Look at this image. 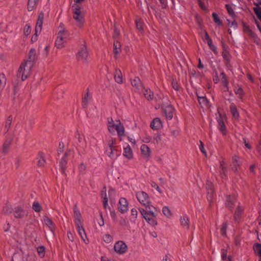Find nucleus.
I'll use <instances>...</instances> for the list:
<instances>
[{"mask_svg":"<svg viewBox=\"0 0 261 261\" xmlns=\"http://www.w3.org/2000/svg\"><path fill=\"white\" fill-rule=\"evenodd\" d=\"M107 126L111 134H115L116 130L119 138H121L122 136L124 135V128L120 120L117 121L116 123H115L112 118H109L108 119Z\"/></svg>","mask_w":261,"mask_h":261,"instance_id":"f257e3e1","label":"nucleus"},{"mask_svg":"<svg viewBox=\"0 0 261 261\" xmlns=\"http://www.w3.org/2000/svg\"><path fill=\"white\" fill-rule=\"evenodd\" d=\"M34 64L26 61L22 63L18 69L17 76L21 77L22 81L26 80L30 75Z\"/></svg>","mask_w":261,"mask_h":261,"instance_id":"f03ea898","label":"nucleus"},{"mask_svg":"<svg viewBox=\"0 0 261 261\" xmlns=\"http://www.w3.org/2000/svg\"><path fill=\"white\" fill-rule=\"evenodd\" d=\"M73 18L76 21V25L81 27L84 22V13L81 11V7L77 4L72 6Z\"/></svg>","mask_w":261,"mask_h":261,"instance_id":"7ed1b4c3","label":"nucleus"},{"mask_svg":"<svg viewBox=\"0 0 261 261\" xmlns=\"http://www.w3.org/2000/svg\"><path fill=\"white\" fill-rule=\"evenodd\" d=\"M144 206L146 207V210L142 208H139V211L142 216H151L155 218L156 216V214L155 213L156 209L154 206L150 204V201L148 203V205Z\"/></svg>","mask_w":261,"mask_h":261,"instance_id":"20e7f679","label":"nucleus"},{"mask_svg":"<svg viewBox=\"0 0 261 261\" xmlns=\"http://www.w3.org/2000/svg\"><path fill=\"white\" fill-rule=\"evenodd\" d=\"M136 196L139 202L142 205H148L150 201V198L148 194L143 191L137 192L136 193Z\"/></svg>","mask_w":261,"mask_h":261,"instance_id":"39448f33","label":"nucleus"},{"mask_svg":"<svg viewBox=\"0 0 261 261\" xmlns=\"http://www.w3.org/2000/svg\"><path fill=\"white\" fill-rule=\"evenodd\" d=\"M114 250L119 254H123L127 251V246L123 241H117L114 246Z\"/></svg>","mask_w":261,"mask_h":261,"instance_id":"423d86ee","label":"nucleus"},{"mask_svg":"<svg viewBox=\"0 0 261 261\" xmlns=\"http://www.w3.org/2000/svg\"><path fill=\"white\" fill-rule=\"evenodd\" d=\"M88 52L86 46H83L81 48L76 54V57L79 60H82L83 62H87Z\"/></svg>","mask_w":261,"mask_h":261,"instance_id":"0eeeda50","label":"nucleus"},{"mask_svg":"<svg viewBox=\"0 0 261 261\" xmlns=\"http://www.w3.org/2000/svg\"><path fill=\"white\" fill-rule=\"evenodd\" d=\"M44 19V13L41 12L39 13L37 21L35 27V35L37 36L38 34L40 33L41 30H42V26L43 24V21Z\"/></svg>","mask_w":261,"mask_h":261,"instance_id":"6e6552de","label":"nucleus"},{"mask_svg":"<svg viewBox=\"0 0 261 261\" xmlns=\"http://www.w3.org/2000/svg\"><path fill=\"white\" fill-rule=\"evenodd\" d=\"M119 211L122 214L125 213L128 210V202L125 198H121L119 199L118 206Z\"/></svg>","mask_w":261,"mask_h":261,"instance_id":"1a4fd4ad","label":"nucleus"},{"mask_svg":"<svg viewBox=\"0 0 261 261\" xmlns=\"http://www.w3.org/2000/svg\"><path fill=\"white\" fill-rule=\"evenodd\" d=\"M74 217L75 219V223L76 226H79L80 224H82L81 222V214L77 208V205L75 204L73 207Z\"/></svg>","mask_w":261,"mask_h":261,"instance_id":"9d476101","label":"nucleus"},{"mask_svg":"<svg viewBox=\"0 0 261 261\" xmlns=\"http://www.w3.org/2000/svg\"><path fill=\"white\" fill-rule=\"evenodd\" d=\"M163 109L166 117L169 119H171L173 117V108L171 105L163 106Z\"/></svg>","mask_w":261,"mask_h":261,"instance_id":"9b49d317","label":"nucleus"},{"mask_svg":"<svg viewBox=\"0 0 261 261\" xmlns=\"http://www.w3.org/2000/svg\"><path fill=\"white\" fill-rule=\"evenodd\" d=\"M225 163L224 161H222L220 162V166H219V172L222 178H225L227 176V168L225 166Z\"/></svg>","mask_w":261,"mask_h":261,"instance_id":"f8f14e48","label":"nucleus"},{"mask_svg":"<svg viewBox=\"0 0 261 261\" xmlns=\"http://www.w3.org/2000/svg\"><path fill=\"white\" fill-rule=\"evenodd\" d=\"M141 151L142 155L144 158L148 159L150 156V149L146 145L143 144L141 146Z\"/></svg>","mask_w":261,"mask_h":261,"instance_id":"ddd939ff","label":"nucleus"},{"mask_svg":"<svg viewBox=\"0 0 261 261\" xmlns=\"http://www.w3.org/2000/svg\"><path fill=\"white\" fill-rule=\"evenodd\" d=\"M77 230L79 235L80 236L82 240L86 243H88V240L87 239V236L85 231L84 229L82 224H80L79 226H76Z\"/></svg>","mask_w":261,"mask_h":261,"instance_id":"4468645a","label":"nucleus"},{"mask_svg":"<svg viewBox=\"0 0 261 261\" xmlns=\"http://www.w3.org/2000/svg\"><path fill=\"white\" fill-rule=\"evenodd\" d=\"M206 188L207 192V200L211 201L213 198V184L210 181H207L206 183Z\"/></svg>","mask_w":261,"mask_h":261,"instance_id":"2eb2a0df","label":"nucleus"},{"mask_svg":"<svg viewBox=\"0 0 261 261\" xmlns=\"http://www.w3.org/2000/svg\"><path fill=\"white\" fill-rule=\"evenodd\" d=\"M91 98V96L90 94L89 90L87 89L86 93L84 94L82 98V106L83 108L87 107Z\"/></svg>","mask_w":261,"mask_h":261,"instance_id":"dca6fc26","label":"nucleus"},{"mask_svg":"<svg viewBox=\"0 0 261 261\" xmlns=\"http://www.w3.org/2000/svg\"><path fill=\"white\" fill-rule=\"evenodd\" d=\"M36 60V50L34 48H31L29 51L28 55V59L27 62H30L33 64H35Z\"/></svg>","mask_w":261,"mask_h":261,"instance_id":"f3484780","label":"nucleus"},{"mask_svg":"<svg viewBox=\"0 0 261 261\" xmlns=\"http://www.w3.org/2000/svg\"><path fill=\"white\" fill-rule=\"evenodd\" d=\"M150 127L152 129L156 130L162 127V122L159 118H154L150 124Z\"/></svg>","mask_w":261,"mask_h":261,"instance_id":"a211bd4d","label":"nucleus"},{"mask_svg":"<svg viewBox=\"0 0 261 261\" xmlns=\"http://www.w3.org/2000/svg\"><path fill=\"white\" fill-rule=\"evenodd\" d=\"M114 79L115 82L118 84H122L123 83L122 73L119 69H116L115 70Z\"/></svg>","mask_w":261,"mask_h":261,"instance_id":"6ab92c4d","label":"nucleus"},{"mask_svg":"<svg viewBox=\"0 0 261 261\" xmlns=\"http://www.w3.org/2000/svg\"><path fill=\"white\" fill-rule=\"evenodd\" d=\"M132 85L137 90L143 88V85L138 77H135L132 81Z\"/></svg>","mask_w":261,"mask_h":261,"instance_id":"aec40b11","label":"nucleus"},{"mask_svg":"<svg viewBox=\"0 0 261 261\" xmlns=\"http://www.w3.org/2000/svg\"><path fill=\"white\" fill-rule=\"evenodd\" d=\"M25 214V212L20 207H17L15 208L14 216L16 218H22Z\"/></svg>","mask_w":261,"mask_h":261,"instance_id":"412c9836","label":"nucleus"},{"mask_svg":"<svg viewBox=\"0 0 261 261\" xmlns=\"http://www.w3.org/2000/svg\"><path fill=\"white\" fill-rule=\"evenodd\" d=\"M239 157L237 156H233L232 158V170L234 172H237L238 171V168L240 167V164L238 161Z\"/></svg>","mask_w":261,"mask_h":261,"instance_id":"4be33fe9","label":"nucleus"},{"mask_svg":"<svg viewBox=\"0 0 261 261\" xmlns=\"http://www.w3.org/2000/svg\"><path fill=\"white\" fill-rule=\"evenodd\" d=\"M123 155L129 160L133 158L132 150L128 145L124 148Z\"/></svg>","mask_w":261,"mask_h":261,"instance_id":"5701e85b","label":"nucleus"},{"mask_svg":"<svg viewBox=\"0 0 261 261\" xmlns=\"http://www.w3.org/2000/svg\"><path fill=\"white\" fill-rule=\"evenodd\" d=\"M67 31L65 29L64 25L62 23H61L58 28V33L57 37H63V36H67Z\"/></svg>","mask_w":261,"mask_h":261,"instance_id":"b1692460","label":"nucleus"},{"mask_svg":"<svg viewBox=\"0 0 261 261\" xmlns=\"http://www.w3.org/2000/svg\"><path fill=\"white\" fill-rule=\"evenodd\" d=\"M180 222L181 225L185 227L186 229H188L189 227V219L186 216H184L180 217Z\"/></svg>","mask_w":261,"mask_h":261,"instance_id":"393cba45","label":"nucleus"},{"mask_svg":"<svg viewBox=\"0 0 261 261\" xmlns=\"http://www.w3.org/2000/svg\"><path fill=\"white\" fill-rule=\"evenodd\" d=\"M234 198L230 195H228L226 198V206L228 208H232L234 204Z\"/></svg>","mask_w":261,"mask_h":261,"instance_id":"a878e982","label":"nucleus"},{"mask_svg":"<svg viewBox=\"0 0 261 261\" xmlns=\"http://www.w3.org/2000/svg\"><path fill=\"white\" fill-rule=\"evenodd\" d=\"M45 224L49 227V229L53 231L54 229V225L52 220L47 217L45 216L43 218Z\"/></svg>","mask_w":261,"mask_h":261,"instance_id":"bb28decb","label":"nucleus"},{"mask_svg":"<svg viewBox=\"0 0 261 261\" xmlns=\"http://www.w3.org/2000/svg\"><path fill=\"white\" fill-rule=\"evenodd\" d=\"M121 45L118 41H115L114 42V49L113 52L114 54V57L116 58V55L118 54L121 51Z\"/></svg>","mask_w":261,"mask_h":261,"instance_id":"cd10ccee","label":"nucleus"},{"mask_svg":"<svg viewBox=\"0 0 261 261\" xmlns=\"http://www.w3.org/2000/svg\"><path fill=\"white\" fill-rule=\"evenodd\" d=\"M198 101H199L200 105H201V107H208V101L205 96L200 97V96H198Z\"/></svg>","mask_w":261,"mask_h":261,"instance_id":"c85d7f7f","label":"nucleus"},{"mask_svg":"<svg viewBox=\"0 0 261 261\" xmlns=\"http://www.w3.org/2000/svg\"><path fill=\"white\" fill-rule=\"evenodd\" d=\"M38 2V0H29L28 3V11H32L36 7Z\"/></svg>","mask_w":261,"mask_h":261,"instance_id":"c756f323","label":"nucleus"},{"mask_svg":"<svg viewBox=\"0 0 261 261\" xmlns=\"http://www.w3.org/2000/svg\"><path fill=\"white\" fill-rule=\"evenodd\" d=\"M230 109L233 117L235 118H238L239 116V114L237 111L236 106L234 103H232L231 104Z\"/></svg>","mask_w":261,"mask_h":261,"instance_id":"7c9ffc66","label":"nucleus"},{"mask_svg":"<svg viewBox=\"0 0 261 261\" xmlns=\"http://www.w3.org/2000/svg\"><path fill=\"white\" fill-rule=\"evenodd\" d=\"M116 152L117 150L114 148H109V150H107V155L112 159H115L117 156Z\"/></svg>","mask_w":261,"mask_h":261,"instance_id":"2f4dec72","label":"nucleus"},{"mask_svg":"<svg viewBox=\"0 0 261 261\" xmlns=\"http://www.w3.org/2000/svg\"><path fill=\"white\" fill-rule=\"evenodd\" d=\"M144 96L147 100H152L153 98V93L150 89H145L143 92Z\"/></svg>","mask_w":261,"mask_h":261,"instance_id":"473e14b6","label":"nucleus"},{"mask_svg":"<svg viewBox=\"0 0 261 261\" xmlns=\"http://www.w3.org/2000/svg\"><path fill=\"white\" fill-rule=\"evenodd\" d=\"M68 160L67 159H64L63 158H62L61 160V161L60 162V167L61 171V172L64 174L65 173V170L66 169V166Z\"/></svg>","mask_w":261,"mask_h":261,"instance_id":"72a5a7b5","label":"nucleus"},{"mask_svg":"<svg viewBox=\"0 0 261 261\" xmlns=\"http://www.w3.org/2000/svg\"><path fill=\"white\" fill-rule=\"evenodd\" d=\"M163 214L167 218H170L172 216V213L167 206H164L162 208Z\"/></svg>","mask_w":261,"mask_h":261,"instance_id":"f704fd0d","label":"nucleus"},{"mask_svg":"<svg viewBox=\"0 0 261 261\" xmlns=\"http://www.w3.org/2000/svg\"><path fill=\"white\" fill-rule=\"evenodd\" d=\"M12 116H9L6 122L5 126V132L7 133L9 131L12 124Z\"/></svg>","mask_w":261,"mask_h":261,"instance_id":"c9c22d12","label":"nucleus"},{"mask_svg":"<svg viewBox=\"0 0 261 261\" xmlns=\"http://www.w3.org/2000/svg\"><path fill=\"white\" fill-rule=\"evenodd\" d=\"M244 210V208L243 207L239 205L237 208V210L236 211V213L234 214V218L236 221H237L240 216L241 215L242 213L243 212Z\"/></svg>","mask_w":261,"mask_h":261,"instance_id":"e433bc0d","label":"nucleus"},{"mask_svg":"<svg viewBox=\"0 0 261 261\" xmlns=\"http://www.w3.org/2000/svg\"><path fill=\"white\" fill-rule=\"evenodd\" d=\"M12 140H6L3 145V151L4 153H7L8 151V149L10 146V145L11 144Z\"/></svg>","mask_w":261,"mask_h":261,"instance_id":"4c0bfd02","label":"nucleus"},{"mask_svg":"<svg viewBox=\"0 0 261 261\" xmlns=\"http://www.w3.org/2000/svg\"><path fill=\"white\" fill-rule=\"evenodd\" d=\"M143 218L147 221L150 224L155 226L157 225V221L155 220V218H150L149 216H144Z\"/></svg>","mask_w":261,"mask_h":261,"instance_id":"58836bf2","label":"nucleus"},{"mask_svg":"<svg viewBox=\"0 0 261 261\" xmlns=\"http://www.w3.org/2000/svg\"><path fill=\"white\" fill-rule=\"evenodd\" d=\"M254 251L255 253L260 256L259 261H261V244L256 243L254 245Z\"/></svg>","mask_w":261,"mask_h":261,"instance_id":"ea45409f","label":"nucleus"},{"mask_svg":"<svg viewBox=\"0 0 261 261\" xmlns=\"http://www.w3.org/2000/svg\"><path fill=\"white\" fill-rule=\"evenodd\" d=\"M12 212V208L10 205H6L3 209V213L5 215H9Z\"/></svg>","mask_w":261,"mask_h":261,"instance_id":"a19ab883","label":"nucleus"},{"mask_svg":"<svg viewBox=\"0 0 261 261\" xmlns=\"http://www.w3.org/2000/svg\"><path fill=\"white\" fill-rule=\"evenodd\" d=\"M40 159L38 161V165L40 167H42L44 165L45 163V160L44 157L43 156V153L40 152L39 153Z\"/></svg>","mask_w":261,"mask_h":261,"instance_id":"79ce46f5","label":"nucleus"},{"mask_svg":"<svg viewBox=\"0 0 261 261\" xmlns=\"http://www.w3.org/2000/svg\"><path fill=\"white\" fill-rule=\"evenodd\" d=\"M218 123L220 130H221L223 134L224 135L225 134V126L223 120L221 118H220L218 120Z\"/></svg>","mask_w":261,"mask_h":261,"instance_id":"37998d69","label":"nucleus"},{"mask_svg":"<svg viewBox=\"0 0 261 261\" xmlns=\"http://www.w3.org/2000/svg\"><path fill=\"white\" fill-rule=\"evenodd\" d=\"M32 208L36 212H40L42 210L40 204L37 201L33 203Z\"/></svg>","mask_w":261,"mask_h":261,"instance_id":"c03bdc74","label":"nucleus"},{"mask_svg":"<svg viewBox=\"0 0 261 261\" xmlns=\"http://www.w3.org/2000/svg\"><path fill=\"white\" fill-rule=\"evenodd\" d=\"M65 42H64L62 40H61V39H58L57 38V39L56 40L55 42V45L58 48H62L64 47V43Z\"/></svg>","mask_w":261,"mask_h":261,"instance_id":"a18cd8bd","label":"nucleus"},{"mask_svg":"<svg viewBox=\"0 0 261 261\" xmlns=\"http://www.w3.org/2000/svg\"><path fill=\"white\" fill-rule=\"evenodd\" d=\"M243 29L244 31L248 33L249 35L251 37H254V33L250 29L248 25L244 24L243 26Z\"/></svg>","mask_w":261,"mask_h":261,"instance_id":"49530a36","label":"nucleus"},{"mask_svg":"<svg viewBox=\"0 0 261 261\" xmlns=\"http://www.w3.org/2000/svg\"><path fill=\"white\" fill-rule=\"evenodd\" d=\"M225 7L227 10V12L228 14L232 17H233L235 16L234 12L231 8V7L229 4H226Z\"/></svg>","mask_w":261,"mask_h":261,"instance_id":"de8ad7c7","label":"nucleus"},{"mask_svg":"<svg viewBox=\"0 0 261 261\" xmlns=\"http://www.w3.org/2000/svg\"><path fill=\"white\" fill-rule=\"evenodd\" d=\"M79 172L81 174H84L86 170V166L84 163H81L79 167Z\"/></svg>","mask_w":261,"mask_h":261,"instance_id":"09e8293b","label":"nucleus"},{"mask_svg":"<svg viewBox=\"0 0 261 261\" xmlns=\"http://www.w3.org/2000/svg\"><path fill=\"white\" fill-rule=\"evenodd\" d=\"M220 76L221 77L222 82L224 84V86L226 87L228 84V82L227 80L225 73L223 72H221L220 74Z\"/></svg>","mask_w":261,"mask_h":261,"instance_id":"8fccbe9b","label":"nucleus"},{"mask_svg":"<svg viewBox=\"0 0 261 261\" xmlns=\"http://www.w3.org/2000/svg\"><path fill=\"white\" fill-rule=\"evenodd\" d=\"M212 16H213L214 21L215 23H217L218 25L221 24V22L219 19V17L216 13H213Z\"/></svg>","mask_w":261,"mask_h":261,"instance_id":"3c124183","label":"nucleus"},{"mask_svg":"<svg viewBox=\"0 0 261 261\" xmlns=\"http://www.w3.org/2000/svg\"><path fill=\"white\" fill-rule=\"evenodd\" d=\"M136 23L137 29L138 30H139L140 31L142 32L143 31V29L142 28V22L141 20L140 19H136Z\"/></svg>","mask_w":261,"mask_h":261,"instance_id":"603ef678","label":"nucleus"},{"mask_svg":"<svg viewBox=\"0 0 261 261\" xmlns=\"http://www.w3.org/2000/svg\"><path fill=\"white\" fill-rule=\"evenodd\" d=\"M227 227V224L226 222L224 223L221 228V233L223 236H226V230Z\"/></svg>","mask_w":261,"mask_h":261,"instance_id":"864d4df0","label":"nucleus"},{"mask_svg":"<svg viewBox=\"0 0 261 261\" xmlns=\"http://www.w3.org/2000/svg\"><path fill=\"white\" fill-rule=\"evenodd\" d=\"M207 43L210 49L214 52H215L216 51V47L213 44L212 39H210L209 40H207Z\"/></svg>","mask_w":261,"mask_h":261,"instance_id":"5fc2aeb1","label":"nucleus"},{"mask_svg":"<svg viewBox=\"0 0 261 261\" xmlns=\"http://www.w3.org/2000/svg\"><path fill=\"white\" fill-rule=\"evenodd\" d=\"M161 140V136L160 134H156L153 137V141L155 143L158 144Z\"/></svg>","mask_w":261,"mask_h":261,"instance_id":"6e6d98bb","label":"nucleus"},{"mask_svg":"<svg viewBox=\"0 0 261 261\" xmlns=\"http://www.w3.org/2000/svg\"><path fill=\"white\" fill-rule=\"evenodd\" d=\"M64 145L63 142H60L59 144V148L58 149V154L60 155L64 151Z\"/></svg>","mask_w":261,"mask_h":261,"instance_id":"4d7b16f0","label":"nucleus"},{"mask_svg":"<svg viewBox=\"0 0 261 261\" xmlns=\"http://www.w3.org/2000/svg\"><path fill=\"white\" fill-rule=\"evenodd\" d=\"M103 240L105 242L109 243L112 241V237L109 234H106L103 236Z\"/></svg>","mask_w":261,"mask_h":261,"instance_id":"13d9d810","label":"nucleus"},{"mask_svg":"<svg viewBox=\"0 0 261 261\" xmlns=\"http://www.w3.org/2000/svg\"><path fill=\"white\" fill-rule=\"evenodd\" d=\"M37 252L38 254L42 256L44 255L45 248L44 246H40L37 248Z\"/></svg>","mask_w":261,"mask_h":261,"instance_id":"bf43d9fd","label":"nucleus"},{"mask_svg":"<svg viewBox=\"0 0 261 261\" xmlns=\"http://www.w3.org/2000/svg\"><path fill=\"white\" fill-rule=\"evenodd\" d=\"M31 32V27L29 25H26L24 28V34L28 36Z\"/></svg>","mask_w":261,"mask_h":261,"instance_id":"052dcab7","label":"nucleus"},{"mask_svg":"<svg viewBox=\"0 0 261 261\" xmlns=\"http://www.w3.org/2000/svg\"><path fill=\"white\" fill-rule=\"evenodd\" d=\"M234 92L236 94L239 95L240 96L243 94V91L242 88L238 87L234 89Z\"/></svg>","mask_w":261,"mask_h":261,"instance_id":"680f3d73","label":"nucleus"},{"mask_svg":"<svg viewBox=\"0 0 261 261\" xmlns=\"http://www.w3.org/2000/svg\"><path fill=\"white\" fill-rule=\"evenodd\" d=\"M120 35L119 31L117 30L116 25L114 26V34H113V38L114 39L117 38Z\"/></svg>","mask_w":261,"mask_h":261,"instance_id":"e2e57ef3","label":"nucleus"},{"mask_svg":"<svg viewBox=\"0 0 261 261\" xmlns=\"http://www.w3.org/2000/svg\"><path fill=\"white\" fill-rule=\"evenodd\" d=\"M0 83L1 85L3 84L4 85L6 84V77L3 73L0 74Z\"/></svg>","mask_w":261,"mask_h":261,"instance_id":"0e129e2a","label":"nucleus"},{"mask_svg":"<svg viewBox=\"0 0 261 261\" xmlns=\"http://www.w3.org/2000/svg\"><path fill=\"white\" fill-rule=\"evenodd\" d=\"M228 21V25L230 27H234L236 28L238 25L237 22L235 20H233L230 22L229 20H227Z\"/></svg>","mask_w":261,"mask_h":261,"instance_id":"69168bd1","label":"nucleus"},{"mask_svg":"<svg viewBox=\"0 0 261 261\" xmlns=\"http://www.w3.org/2000/svg\"><path fill=\"white\" fill-rule=\"evenodd\" d=\"M116 139L114 138H112L109 141L108 143V145L110 148H114L113 145L115 144Z\"/></svg>","mask_w":261,"mask_h":261,"instance_id":"338daca9","label":"nucleus"},{"mask_svg":"<svg viewBox=\"0 0 261 261\" xmlns=\"http://www.w3.org/2000/svg\"><path fill=\"white\" fill-rule=\"evenodd\" d=\"M151 185L152 187L154 188L160 193H162V191H161V189L155 182H152Z\"/></svg>","mask_w":261,"mask_h":261,"instance_id":"774afa93","label":"nucleus"}]
</instances>
